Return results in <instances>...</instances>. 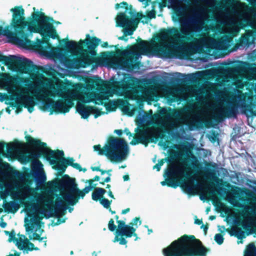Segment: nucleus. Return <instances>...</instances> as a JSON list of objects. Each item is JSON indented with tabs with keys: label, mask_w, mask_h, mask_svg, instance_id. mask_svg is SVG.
<instances>
[{
	"label": "nucleus",
	"mask_w": 256,
	"mask_h": 256,
	"mask_svg": "<svg viewBox=\"0 0 256 256\" xmlns=\"http://www.w3.org/2000/svg\"><path fill=\"white\" fill-rule=\"evenodd\" d=\"M180 28L172 27L168 29H161L154 38L158 43L155 40L148 42L138 38L136 40L137 44L131 47L132 50L138 51L142 54H146L152 50L158 56H166L168 52L167 40L180 44H184L187 42H190L194 46H199L203 40L194 36V32L199 31L198 28L191 26L190 21L188 20H180Z\"/></svg>",
	"instance_id": "obj_1"
},
{
	"label": "nucleus",
	"mask_w": 256,
	"mask_h": 256,
	"mask_svg": "<svg viewBox=\"0 0 256 256\" xmlns=\"http://www.w3.org/2000/svg\"><path fill=\"white\" fill-rule=\"evenodd\" d=\"M48 184L51 188L57 185L62 193V198L55 194L57 196L55 201L52 194L48 195L45 200L46 203L52 204L51 210H54L56 213L65 214L68 206L75 205L81 198L75 180L68 174H64L58 182H51Z\"/></svg>",
	"instance_id": "obj_2"
},
{
	"label": "nucleus",
	"mask_w": 256,
	"mask_h": 256,
	"mask_svg": "<svg viewBox=\"0 0 256 256\" xmlns=\"http://www.w3.org/2000/svg\"><path fill=\"white\" fill-rule=\"evenodd\" d=\"M32 18L29 21L28 29L30 32L38 33L42 36V39L37 38L35 44L36 48L42 53L46 54L49 50L54 48L49 42L50 38L52 39L59 38L52 23L60 24L56 22L52 18L46 16L42 12H36L32 13Z\"/></svg>",
	"instance_id": "obj_3"
},
{
	"label": "nucleus",
	"mask_w": 256,
	"mask_h": 256,
	"mask_svg": "<svg viewBox=\"0 0 256 256\" xmlns=\"http://www.w3.org/2000/svg\"><path fill=\"white\" fill-rule=\"evenodd\" d=\"M68 52L78 50L82 52L79 58H73L67 60L68 67L70 68H86L93 63H97L98 58L95 57L97 53L95 50L98 46L100 40L96 36L90 37V34H86L84 40H80L78 42L74 40H68V38L61 40Z\"/></svg>",
	"instance_id": "obj_4"
},
{
	"label": "nucleus",
	"mask_w": 256,
	"mask_h": 256,
	"mask_svg": "<svg viewBox=\"0 0 256 256\" xmlns=\"http://www.w3.org/2000/svg\"><path fill=\"white\" fill-rule=\"evenodd\" d=\"M28 146L36 148L38 150L36 152H32L26 156L24 160L26 162H32L38 165L42 166V162L38 160L42 156L50 164L54 165L53 168L64 173L67 168L65 162L63 160L64 152L57 150H54L47 147L46 144L41 142L40 140L35 139L30 135L25 136Z\"/></svg>",
	"instance_id": "obj_5"
},
{
	"label": "nucleus",
	"mask_w": 256,
	"mask_h": 256,
	"mask_svg": "<svg viewBox=\"0 0 256 256\" xmlns=\"http://www.w3.org/2000/svg\"><path fill=\"white\" fill-rule=\"evenodd\" d=\"M210 249L194 235L184 234L162 250L164 256H206Z\"/></svg>",
	"instance_id": "obj_6"
},
{
	"label": "nucleus",
	"mask_w": 256,
	"mask_h": 256,
	"mask_svg": "<svg viewBox=\"0 0 256 256\" xmlns=\"http://www.w3.org/2000/svg\"><path fill=\"white\" fill-rule=\"evenodd\" d=\"M12 12V18L11 26L14 28V32H12L10 26L5 28L2 27L0 35H3L15 41L20 46H25L26 44H30L31 41L28 38L24 30L28 24L26 21L24 17V10L22 6H15L10 9Z\"/></svg>",
	"instance_id": "obj_7"
},
{
	"label": "nucleus",
	"mask_w": 256,
	"mask_h": 256,
	"mask_svg": "<svg viewBox=\"0 0 256 256\" xmlns=\"http://www.w3.org/2000/svg\"><path fill=\"white\" fill-rule=\"evenodd\" d=\"M94 151L100 155L106 156L112 162H120L124 160L128 153V146L122 138L110 136L102 148L100 144L94 146Z\"/></svg>",
	"instance_id": "obj_8"
},
{
	"label": "nucleus",
	"mask_w": 256,
	"mask_h": 256,
	"mask_svg": "<svg viewBox=\"0 0 256 256\" xmlns=\"http://www.w3.org/2000/svg\"><path fill=\"white\" fill-rule=\"evenodd\" d=\"M30 86L32 88L38 91V94L36 96V99L39 100L40 98L42 100V109L46 110L50 108V114H52L54 112L58 114L68 112L73 104L72 100L68 98L62 97L64 99L54 101L49 98V96H55V94L52 90L40 88L39 86L32 84H30Z\"/></svg>",
	"instance_id": "obj_9"
},
{
	"label": "nucleus",
	"mask_w": 256,
	"mask_h": 256,
	"mask_svg": "<svg viewBox=\"0 0 256 256\" xmlns=\"http://www.w3.org/2000/svg\"><path fill=\"white\" fill-rule=\"evenodd\" d=\"M114 218L118 226L116 232L114 242H119L120 244L125 245L128 242L124 237L126 238H131L132 236H136L135 240H138L137 234L135 233L136 228L126 224L124 220H119V216L118 215L115 216Z\"/></svg>",
	"instance_id": "obj_10"
},
{
	"label": "nucleus",
	"mask_w": 256,
	"mask_h": 256,
	"mask_svg": "<svg viewBox=\"0 0 256 256\" xmlns=\"http://www.w3.org/2000/svg\"><path fill=\"white\" fill-rule=\"evenodd\" d=\"M138 18H131L126 16L125 12L120 13L116 18V24L118 26L124 28V36H131L136 30L140 22V19L143 16L142 13H137Z\"/></svg>",
	"instance_id": "obj_11"
},
{
	"label": "nucleus",
	"mask_w": 256,
	"mask_h": 256,
	"mask_svg": "<svg viewBox=\"0 0 256 256\" xmlns=\"http://www.w3.org/2000/svg\"><path fill=\"white\" fill-rule=\"evenodd\" d=\"M168 132L167 130L162 126L156 128L154 134H150L149 136H146L145 131L142 130L138 134L140 136L139 137H134V139L130 142V144L134 146L140 143L146 146L150 142H154V140L156 142L159 138L162 140L165 138L166 134Z\"/></svg>",
	"instance_id": "obj_12"
},
{
	"label": "nucleus",
	"mask_w": 256,
	"mask_h": 256,
	"mask_svg": "<svg viewBox=\"0 0 256 256\" xmlns=\"http://www.w3.org/2000/svg\"><path fill=\"white\" fill-rule=\"evenodd\" d=\"M36 194V189L29 186L26 185L24 186L22 189L18 190V191L12 192L10 195L14 198V196H21L20 202L22 204H23L26 210H28L29 211H32V208H34L36 207L35 203L32 202V201H26L24 200L26 198H29V196L35 197Z\"/></svg>",
	"instance_id": "obj_13"
},
{
	"label": "nucleus",
	"mask_w": 256,
	"mask_h": 256,
	"mask_svg": "<svg viewBox=\"0 0 256 256\" xmlns=\"http://www.w3.org/2000/svg\"><path fill=\"white\" fill-rule=\"evenodd\" d=\"M184 172L182 170L174 166H168L164 175V176H166L167 178L166 180L160 182L162 186L166 185L168 187L174 188H176L180 184L178 176L182 174Z\"/></svg>",
	"instance_id": "obj_14"
},
{
	"label": "nucleus",
	"mask_w": 256,
	"mask_h": 256,
	"mask_svg": "<svg viewBox=\"0 0 256 256\" xmlns=\"http://www.w3.org/2000/svg\"><path fill=\"white\" fill-rule=\"evenodd\" d=\"M238 104L236 102H230L222 108L220 111L214 116V119L217 122L222 120L224 118L236 117L238 114Z\"/></svg>",
	"instance_id": "obj_15"
},
{
	"label": "nucleus",
	"mask_w": 256,
	"mask_h": 256,
	"mask_svg": "<svg viewBox=\"0 0 256 256\" xmlns=\"http://www.w3.org/2000/svg\"><path fill=\"white\" fill-rule=\"evenodd\" d=\"M10 104L12 107L17 108L16 112H18L22 110V106L28 109L29 112H32L34 110L36 102L32 97L29 96H24L21 98V102H10Z\"/></svg>",
	"instance_id": "obj_16"
},
{
	"label": "nucleus",
	"mask_w": 256,
	"mask_h": 256,
	"mask_svg": "<svg viewBox=\"0 0 256 256\" xmlns=\"http://www.w3.org/2000/svg\"><path fill=\"white\" fill-rule=\"evenodd\" d=\"M140 81L134 77H131L120 84L122 89L125 91L136 90L139 88Z\"/></svg>",
	"instance_id": "obj_17"
},
{
	"label": "nucleus",
	"mask_w": 256,
	"mask_h": 256,
	"mask_svg": "<svg viewBox=\"0 0 256 256\" xmlns=\"http://www.w3.org/2000/svg\"><path fill=\"white\" fill-rule=\"evenodd\" d=\"M18 248L20 250H24L28 253V251H32L33 250H38V248L35 247L34 244L31 242L28 239L26 238L23 240L22 238L19 239V242L16 243Z\"/></svg>",
	"instance_id": "obj_18"
},
{
	"label": "nucleus",
	"mask_w": 256,
	"mask_h": 256,
	"mask_svg": "<svg viewBox=\"0 0 256 256\" xmlns=\"http://www.w3.org/2000/svg\"><path fill=\"white\" fill-rule=\"evenodd\" d=\"M210 122L209 120H203L199 118H192L186 124L190 130H192L196 128H202L204 124L206 126L209 127L208 124H210Z\"/></svg>",
	"instance_id": "obj_19"
},
{
	"label": "nucleus",
	"mask_w": 256,
	"mask_h": 256,
	"mask_svg": "<svg viewBox=\"0 0 256 256\" xmlns=\"http://www.w3.org/2000/svg\"><path fill=\"white\" fill-rule=\"evenodd\" d=\"M190 174L186 172V178H188V180L183 183H182L180 185L181 188L183 190L189 195H194V186L192 185V181L191 180V178H188Z\"/></svg>",
	"instance_id": "obj_20"
},
{
	"label": "nucleus",
	"mask_w": 256,
	"mask_h": 256,
	"mask_svg": "<svg viewBox=\"0 0 256 256\" xmlns=\"http://www.w3.org/2000/svg\"><path fill=\"white\" fill-rule=\"evenodd\" d=\"M92 106L78 104L76 106V110L80 114L82 118L86 119L92 114Z\"/></svg>",
	"instance_id": "obj_21"
},
{
	"label": "nucleus",
	"mask_w": 256,
	"mask_h": 256,
	"mask_svg": "<svg viewBox=\"0 0 256 256\" xmlns=\"http://www.w3.org/2000/svg\"><path fill=\"white\" fill-rule=\"evenodd\" d=\"M2 207L4 208V210L8 214L16 213L20 208V204L14 201H10L7 202L6 201L4 202Z\"/></svg>",
	"instance_id": "obj_22"
},
{
	"label": "nucleus",
	"mask_w": 256,
	"mask_h": 256,
	"mask_svg": "<svg viewBox=\"0 0 256 256\" xmlns=\"http://www.w3.org/2000/svg\"><path fill=\"white\" fill-rule=\"evenodd\" d=\"M94 192L92 194V199L94 201H99L102 198L106 191L105 189L102 188H98L95 186V188H93Z\"/></svg>",
	"instance_id": "obj_23"
},
{
	"label": "nucleus",
	"mask_w": 256,
	"mask_h": 256,
	"mask_svg": "<svg viewBox=\"0 0 256 256\" xmlns=\"http://www.w3.org/2000/svg\"><path fill=\"white\" fill-rule=\"evenodd\" d=\"M140 62H138L136 64H133V61L131 59H128L122 60L120 62V66L124 69L127 70H132L137 67H138Z\"/></svg>",
	"instance_id": "obj_24"
},
{
	"label": "nucleus",
	"mask_w": 256,
	"mask_h": 256,
	"mask_svg": "<svg viewBox=\"0 0 256 256\" xmlns=\"http://www.w3.org/2000/svg\"><path fill=\"white\" fill-rule=\"evenodd\" d=\"M226 230L229 232L230 236H234L238 240H242L246 237L244 233L240 228H236L232 230L227 229Z\"/></svg>",
	"instance_id": "obj_25"
},
{
	"label": "nucleus",
	"mask_w": 256,
	"mask_h": 256,
	"mask_svg": "<svg viewBox=\"0 0 256 256\" xmlns=\"http://www.w3.org/2000/svg\"><path fill=\"white\" fill-rule=\"evenodd\" d=\"M244 256H256V246L254 243H250L247 246Z\"/></svg>",
	"instance_id": "obj_26"
},
{
	"label": "nucleus",
	"mask_w": 256,
	"mask_h": 256,
	"mask_svg": "<svg viewBox=\"0 0 256 256\" xmlns=\"http://www.w3.org/2000/svg\"><path fill=\"white\" fill-rule=\"evenodd\" d=\"M22 144L16 140L14 142H11L9 144H6V150L8 153L11 154L12 151H14L20 147L22 146Z\"/></svg>",
	"instance_id": "obj_27"
},
{
	"label": "nucleus",
	"mask_w": 256,
	"mask_h": 256,
	"mask_svg": "<svg viewBox=\"0 0 256 256\" xmlns=\"http://www.w3.org/2000/svg\"><path fill=\"white\" fill-rule=\"evenodd\" d=\"M4 232L6 235L8 236L9 237L8 240L9 242H14L17 243L18 242H19V239L16 238V232L14 229L10 232L4 230Z\"/></svg>",
	"instance_id": "obj_28"
},
{
	"label": "nucleus",
	"mask_w": 256,
	"mask_h": 256,
	"mask_svg": "<svg viewBox=\"0 0 256 256\" xmlns=\"http://www.w3.org/2000/svg\"><path fill=\"white\" fill-rule=\"evenodd\" d=\"M241 108L246 114H248L247 112H250L252 115L256 114V112L253 110L252 106L250 104H242Z\"/></svg>",
	"instance_id": "obj_29"
},
{
	"label": "nucleus",
	"mask_w": 256,
	"mask_h": 256,
	"mask_svg": "<svg viewBox=\"0 0 256 256\" xmlns=\"http://www.w3.org/2000/svg\"><path fill=\"white\" fill-rule=\"evenodd\" d=\"M97 185L98 184H94V185L89 184V186H86L82 190L79 189V193L81 198H83L86 194L88 193L90 190H93L94 188H95V186Z\"/></svg>",
	"instance_id": "obj_30"
},
{
	"label": "nucleus",
	"mask_w": 256,
	"mask_h": 256,
	"mask_svg": "<svg viewBox=\"0 0 256 256\" xmlns=\"http://www.w3.org/2000/svg\"><path fill=\"white\" fill-rule=\"evenodd\" d=\"M90 82L93 86H96L97 87H101L102 86L104 81L102 80L98 76H96L94 78L90 79Z\"/></svg>",
	"instance_id": "obj_31"
},
{
	"label": "nucleus",
	"mask_w": 256,
	"mask_h": 256,
	"mask_svg": "<svg viewBox=\"0 0 256 256\" xmlns=\"http://www.w3.org/2000/svg\"><path fill=\"white\" fill-rule=\"evenodd\" d=\"M206 173L208 176L212 177L213 178V180L214 181H215L218 184L220 182H222V179L219 178L218 177H217L216 176V174L214 172V170H213L206 169Z\"/></svg>",
	"instance_id": "obj_32"
},
{
	"label": "nucleus",
	"mask_w": 256,
	"mask_h": 256,
	"mask_svg": "<svg viewBox=\"0 0 256 256\" xmlns=\"http://www.w3.org/2000/svg\"><path fill=\"white\" fill-rule=\"evenodd\" d=\"M48 204L46 205V206L49 208V210L50 212H54L56 213V216H58V220H57V222H56L54 224V225H58L62 223H64L65 222V220L64 219H63V220H62L60 218V216H62L63 214H60V213H56L54 210H53L52 211L51 210V208H52V204H48Z\"/></svg>",
	"instance_id": "obj_33"
},
{
	"label": "nucleus",
	"mask_w": 256,
	"mask_h": 256,
	"mask_svg": "<svg viewBox=\"0 0 256 256\" xmlns=\"http://www.w3.org/2000/svg\"><path fill=\"white\" fill-rule=\"evenodd\" d=\"M100 204L104 208H108L110 206L111 203L112 202V200H109L108 199L102 198L101 200H99Z\"/></svg>",
	"instance_id": "obj_34"
},
{
	"label": "nucleus",
	"mask_w": 256,
	"mask_h": 256,
	"mask_svg": "<svg viewBox=\"0 0 256 256\" xmlns=\"http://www.w3.org/2000/svg\"><path fill=\"white\" fill-rule=\"evenodd\" d=\"M214 240L218 244L220 245L224 242V238L221 234H216L214 236Z\"/></svg>",
	"instance_id": "obj_35"
},
{
	"label": "nucleus",
	"mask_w": 256,
	"mask_h": 256,
	"mask_svg": "<svg viewBox=\"0 0 256 256\" xmlns=\"http://www.w3.org/2000/svg\"><path fill=\"white\" fill-rule=\"evenodd\" d=\"M92 114H94V117L96 118L101 114H104V112H101L98 108L92 106Z\"/></svg>",
	"instance_id": "obj_36"
},
{
	"label": "nucleus",
	"mask_w": 256,
	"mask_h": 256,
	"mask_svg": "<svg viewBox=\"0 0 256 256\" xmlns=\"http://www.w3.org/2000/svg\"><path fill=\"white\" fill-rule=\"evenodd\" d=\"M108 228L111 232L116 231V226L114 224V220L110 218L108 223Z\"/></svg>",
	"instance_id": "obj_37"
},
{
	"label": "nucleus",
	"mask_w": 256,
	"mask_h": 256,
	"mask_svg": "<svg viewBox=\"0 0 256 256\" xmlns=\"http://www.w3.org/2000/svg\"><path fill=\"white\" fill-rule=\"evenodd\" d=\"M34 178L36 184H38L40 182H43L46 180V177L44 173L41 174H40L35 176Z\"/></svg>",
	"instance_id": "obj_38"
},
{
	"label": "nucleus",
	"mask_w": 256,
	"mask_h": 256,
	"mask_svg": "<svg viewBox=\"0 0 256 256\" xmlns=\"http://www.w3.org/2000/svg\"><path fill=\"white\" fill-rule=\"evenodd\" d=\"M118 45H116L114 46H110V47L114 46L116 48V52H111L110 53L113 54H116L118 56L125 55L126 54V50H122L118 49Z\"/></svg>",
	"instance_id": "obj_39"
},
{
	"label": "nucleus",
	"mask_w": 256,
	"mask_h": 256,
	"mask_svg": "<svg viewBox=\"0 0 256 256\" xmlns=\"http://www.w3.org/2000/svg\"><path fill=\"white\" fill-rule=\"evenodd\" d=\"M104 106L107 110L113 111L115 110V104L114 102H110L108 103H105Z\"/></svg>",
	"instance_id": "obj_40"
},
{
	"label": "nucleus",
	"mask_w": 256,
	"mask_h": 256,
	"mask_svg": "<svg viewBox=\"0 0 256 256\" xmlns=\"http://www.w3.org/2000/svg\"><path fill=\"white\" fill-rule=\"evenodd\" d=\"M166 159H162L158 162V163L154 165L153 167L154 169H156L157 171H160L161 166L164 164Z\"/></svg>",
	"instance_id": "obj_41"
},
{
	"label": "nucleus",
	"mask_w": 256,
	"mask_h": 256,
	"mask_svg": "<svg viewBox=\"0 0 256 256\" xmlns=\"http://www.w3.org/2000/svg\"><path fill=\"white\" fill-rule=\"evenodd\" d=\"M230 2L232 6L236 8H239L242 4H245L244 3H242L239 0H230Z\"/></svg>",
	"instance_id": "obj_42"
},
{
	"label": "nucleus",
	"mask_w": 256,
	"mask_h": 256,
	"mask_svg": "<svg viewBox=\"0 0 256 256\" xmlns=\"http://www.w3.org/2000/svg\"><path fill=\"white\" fill-rule=\"evenodd\" d=\"M184 10V8L180 7L175 10V14L178 17L180 18L183 14Z\"/></svg>",
	"instance_id": "obj_43"
},
{
	"label": "nucleus",
	"mask_w": 256,
	"mask_h": 256,
	"mask_svg": "<svg viewBox=\"0 0 256 256\" xmlns=\"http://www.w3.org/2000/svg\"><path fill=\"white\" fill-rule=\"evenodd\" d=\"M100 180V177L98 176H96L93 178L86 180L85 183H88V184H92V185L94 184V182L98 181Z\"/></svg>",
	"instance_id": "obj_44"
},
{
	"label": "nucleus",
	"mask_w": 256,
	"mask_h": 256,
	"mask_svg": "<svg viewBox=\"0 0 256 256\" xmlns=\"http://www.w3.org/2000/svg\"><path fill=\"white\" fill-rule=\"evenodd\" d=\"M63 160L65 162L66 166H72V164L74 163V160L72 158H66L63 157Z\"/></svg>",
	"instance_id": "obj_45"
},
{
	"label": "nucleus",
	"mask_w": 256,
	"mask_h": 256,
	"mask_svg": "<svg viewBox=\"0 0 256 256\" xmlns=\"http://www.w3.org/2000/svg\"><path fill=\"white\" fill-rule=\"evenodd\" d=\"M122 4V6H121L122 8L124 7L126 9V12L127 11V10L128 8V4L126 2H121L120 4H116L115 6V8L116 9H118L120 7V5Z\"/></svg>",
	"instance_id": "obj_46"
},
{
	"label": "nucleus",
	"mask_w": 256,
	"mask_h": 256,
	"mask_svg": "<svg viewBox=\"0 0 256 256\" xmlns=\"http://www.w3.org/2000/svg\"><path fill=\"white\" fill-rule=\"evenodd\" d=\"M138 222H139V224L140 225L142 224V221L140 220V218L139 217H136L132 220V222H130L128 224L133 227V226H136Z\"/></svg>",
	"instance_id": "obj_47"
},
{
	"label": "nucleus",
	"mask_w": 256,
	"mask_h": 256,
	"mask_svg": "<svg viewBox=\"0 0 256 256\" xmlns=\"http://www.w3.org/2000/svg\"><path fill=\"white\" fill-rule=\"evenodd\" d=\"M9 194L6 191H0V200L2 198L4 200V202H6V198Z\"/></svg>",
	"instance_id": "obj_48"
},
{
	"label": "nucleus",
	"mask_w": 256,
	"mask_h": 256,
	"mask_svg": "<svg viewBox=\"0 0 256 256\" xmlns=\"http://www.w3.org/2000/svg\"><path fill=\"white\" fill-rule=\"evenodd\" d=\"M72 167H73L76 170H78L80 172L82 170L84 172L86 170V169L85 168H82L80 165L78 163H74L72 164Z\"/></svg>",
	"instance_id": "obj_49"
},
{
	"label": "nucleus",
	"mask_w": 256,
	"mask_h": 256,
	"mask_svg": "<svg viewBox=\"0 0 256 256\" xmlns=\"http://www.w3.org/2000/svg\"><path fill=\"white\" fill-rule=\"evenodd\" d=\"M210 140L214 142L217 139V134L216 133L215 131H213L212 134V136L209 138Z\"/></svg>",
	"instance_id": "obj_50"
},
{
	"label": "nucleus",
	"mask_w": 256,
	"mask_h": 256,
	"mask_svg": "<svg viewBox=\"0 0 256 256\" xmlns=\"http://www.w3.org/2000/svg\"><path fill=\"white\" fill-rule=\"evenodd\" d=\"M192 158L195 160V162H192V166L193 168H198V166H199V164H198V161H197V160H196V158L194 156V155H192Z\"/></svg>",
	"instance_id": "obj_51"
},
{
	"label": "nucleus",
	"mask_w": 256,
	"mask_h": 256,
	"mask_svg": "<svg viewBox=\"0 0 256 256\" xmlns=\"http://www.w3.org/2000/svg\"><path fill=\"white\" fill-rule=\"evenodd\" d=\"M118 104L120 106H124L126 105L129 104L128 102L123 100H118Z\"/></svg>",
	"instance_id": "obj_52"
},
{
	"label": "nucleus",
	"mask_w": 256,
	"mask_h": 256,
	"mask_svg": "<svg viewBox=\"0 0 256 256\" xmlns=\"http://www.w3.org/2000/svg\"><path fill=\"white\" fill-rule=\"evenodd\" d=\"M6 144L4 142H0V153L4 152V148Z\"/></svg>",
	"instance_id": "obj_53"
},
{
	"label": "nucleus",
	"mask_w": 256,
	"mask_h": 256,
	"mask_svg": "<svg viewBox=\"0 0 256 256\" xmlns=\"http://www.w3.org/2000/svg\"><path fill=\"white\" fill-rule=\"evenodd\" d=\"M205 72H198L195 74H192V75L193 76L192 78L196 79L197 78L196 76H202V74Z\"/></svg>",
	"instance_id": "obj_54"
},
{
	"label": "nucleus",
	"mask_w": 256,
	"mask_h": 256,
	"mask_svg": "<svg viewBox=\"0 0 256 256\" xmlns=\"http://www.w3.org/2000/svg\"><path fill=\"white\" fill-rule=\"evenodd\" d=\"M42 218H40L38 219L36 218L34 220H35L34 224H36L39 228L40 226V223H41L40 220Z\"/></svg>",
	"instance_id": "obj_55"
},
{
	"label": "nucleus",
	"mask_w": 256,
	"mask_h": 256,
	"mask_svg": "<svg viewBox=\"0 0 256 256\" xmlns=\"http://www.w3.org/2000/svg\"><path fill=\"white\" fill-rule=\"evenodd\" d=\"M32 236H33V239L34 240H38L40 238V234H37L36 232H34L33 233Z\"/></svg>",
	"instance_id": "obj_56"
},
{
	"label": "nucleus",
	"mask_w": 256,
	"mask_h": 256,
	"mask_svg": "<svg viewBox=\"0 0 256 256\" xmlns=\"http://www.w3.org/2000/svg\"><path fill=\"white\" fill-rule=\"evenodd\" d=\"M124 132L127 136H128L130 138L132 136V134L130 132L128 128L124 129Z\"/></svg>",
	"instance_id": "obj_57"
},
{
	"label": "nucleus",
	"mask_w": 256,
	"mask_h": 256,
	"mask_svg": "<svg viewBox=\"0 0 256 256\" xmlns=\"http://www.w3.org/2000/svg\"><path fill=\"white\" fill-rule=\"evenodd\" d=\"M34 228V224H32L31 226L30 227H26V232L31 231L32 232L33 229Z\"/></svg>",
	"instance_id": "obj_58"
},
{
	"label": "nucleus",
	"mask_w": 256,
	"mask_h": 256,
	"mask_svg": "<svg viewBox=\"0 0 256 256\" xmlns=\"http://www.w3.org/2000/svg\"><path fill=\"white\" fill-rule=\"evenodd\" d=\"M114 132L118 136H120L122 134V130H114Z\"/></svg>",
	"instance_id": "obj_59"
},
{
	"label": "nucleus",
	"mask_w": 256,
	"mask_h": 256,
	"mask_svg": "<svg viewBox=\"0 0 256 256\" xmlns=\"http://www.w3.org/2000/svg\"><path fill=\"white\" fill-rule=\"evenodd\" d=\"M148 17L150 18H156V14L154 12H150L148 14Z\"/></svg>",
	"instance_id": "obj_60"
},
{
	"label": "nucleus",
	"mask_w": 256,
	"mask_h": 256,
	"mask_svg": "<svg viewBox=\"0 0 256 256\" xmlns=\"http://www.w3.org/2000/svg\"><path fill=\"white\" fill-rule=\"evenodd\" d=\"M14 254H10L9 255L6 256H20V253L19 252H18L16 250H14Z\"/></svg>",
	"instance_id": "obj_61"
},
{
	"label": "nucleus",
	"mask_w": 256,
	"mask_h": 256,
	"mask_svg": "<svg viewBox=\"0 0 256 256\" xmlns=\"http://www.w3.org/2000/svg\"><path fill=\"white\" fill-rule=\"evenodd\" d=\"M91 170L92 171L99 172V170H100V166H92Z\"/></svg>",
	"instance_id": "obj_62"
},
{
	"label": "nucleus",
	"mask_w": 256,
	"mask_h": 256,
	"mask_svg": "<svg viewBox=\"0 0 256 256\" xmlns=\"http://www.w3.org/2000/svg\"><path fill=\"white\" fill-rule=\"evenodd\" d=\"M194 223L198 225H200L202 223V220H199L198 218H196L195 220Z\"/></svg>",
	"instance_id": "obj_63"
},
{
	"label": "nucleus",
	"mask_w": 256,
	"mask_h": 256,
	"mask_svg": "<svg viewBox=\"0 0 256 256\" xmlns=\"http://www.w3.org/2000/svg\"><path fill=\"white\" fill-rule=\"evenodd\" d=\"M130 211V208H126L124 210H123L122 211V214H126V213H128V212H129Z\"/></svg>",
	"instance_id": "obj_64"
}]
</instances>
